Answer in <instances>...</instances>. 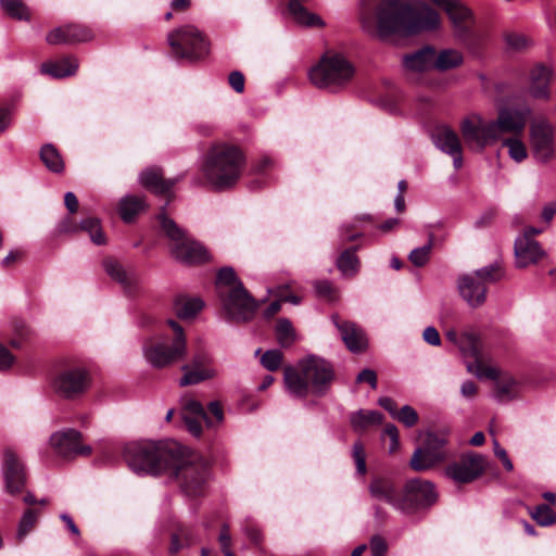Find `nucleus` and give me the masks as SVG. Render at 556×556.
<instances>
[{
    "label": "nucleus",
    "mask_w": 556,
    "mask_h": 556,
    "mask_svg": "<svg viewBox=\"0 0 556 556\" xmlns=\"http://www.w3.org/2000/svg\"><path fill=\"white\" fill-rule=\"evenodd\" d=\"M204 306V302L199 298L179 296L175 300L174 309L181 319L193 318Z\"/></svg>",
    "instance_id": "nucleus-37"
},
{
    "label": "nucleus",
    "mask_w": 556,
    "mask_h": 556,
    "mask_svg": "<svg viewBox=\"0 0 556 556\" xmlns=\"http://www.w3.org/2000/svg\"><path fill=\"white\" fill-rule=\"evenodd\" d=\"M140 184L157 194H167L174 185L176 179L165 180L159 168L151 167L143 170L139 176Z\"/></svg>",
    "instance_id": "nucleus-27"
},
{
    "label": "nucleus",
    "mask_w": 556,
    "mask_h": 556,
    "mask_svg": "<svg viewBox=\"0 0 556 556\" xmlns=\"http://www.w3.org/2000/svg\"><path fill=\"white\" fill-rule=\"evenodd\" d=\"M46 40L49 45L68 43L67 25L56 27L47 34Z\"/></svg>",
    "instance_id": "nucleus-55"
},
{
    "label": "nucleus",
    "mask_w": 556,
    "mask_h": 556,
    "mask_svg": "<svg viewBox=\"0 0 556 556\" xmlns=\"http://www.w3.org/2000/svg\"><path fill=\"white\" fill-rule=\"evenodd\" d=\"M434 60V49L431 47L422 48L413 54L403 58L404 66L414 72H422L432 68Z\"/></svg>",
    "instance_id": "nucleus-32"
},
{
    "label": "nucleus",
    "mask_w": 556,
    "mask_h": 556,
    "mask_svg": "<svg viewBox=\"0 0 556 556\" xmlns=\"http://www.w3.org/2000/svg\"><path fill=\"white\" fill-rule=\"evenodd\" d=\"M503 276H504V273L498 263H494L489 266H484L475 271V277L479 281H482L483 285L485 282H495V281L500 280Z\"/></svg>",
    "instance_id": "nucleus-49"
},
{
    "label": "nucleus",
    "mask_w": 556,
    "mask_h": 556,
    "mask_svg": "<svg viewBox=\"0 0 556 556\" xmlns=\"http://www.w3.org/2000/svg\"><path fill=\"white\" fill-rule=\"evenodd\" d=\"M40 160L45 166L52 173L60 174L64 170V161L59 150L51 143H47L40 149Z\"/></svg>",
    "instance_id": "nucleus-40"
},
{
    "label": "nucleus",
    "mask_w": 556,
    "mask_h": 556,
    "mask_svg": "<svg viewBox=\"0 0 556 556\" xmlns=\"http://www.w3.org/2000/svg\"><path fill=\"white\" fill-rule=\"evenodd\" d=\"M370 552L372 556H384L387 543L380 535H374L370 540Z\"/></svg>",
    "instance_id": "nucleus-60"
},
{
    "label": "nucleus",
    "mask_w": 556,
    "mask_h": 556,
    "mask_svg": "<svg viewBox=\"0 0 556 556\" xmlns=\"http://www.w3.org/2000/svg\"><path fill=\"white\" fill-rule=\"evenodd\" d=\"M78 229L88 232L94 244L101 245L105 243V237L102 232L100 220L98 218H86L81 220L79 227L73 225L71 219L63 220L59 226V230L61 232H74Z\"/></svg>",
    "instance_id": "nucleus-28"
},
{
    "label": "nucleus",
    "mask_w": 556,
    "mask_h": 556,
    "mask_svg": "<svg viewBox=\"0 0 556 556\" xmlns=\"http://www.w3.org/2000/svg\"><path fill=\"white\" fill-rule=\"evenodd\" d=\"M144 207L143 199L135 195H126L119 201V214L124 222L129 223Z\"/></svg>",
    "instance_id": "nucleus-42"
},
{
    "label": "nucleus",
    "mask_w": 556,
    "mask_h": 556,
    "mask_svg": "<svg viewBox=\"0 0 556 556\" xmlns=\"http://www.w3.org/2000/svg\"><path fill=\"white\" fill-rule=\"evenodd\" d=\"M458 290L464 301L471 307H478L485 301V285L472 275H465L459 278Z\"/></svg>",
    "instance_id": "nucleus-25"
},
{
    "label": "nucleus",
    "mask_w": 556,
    "mask_h": 556,
    "mask_svg": "<svg viewBox=\"0 0 556 556\" xmlns=\"http://www.w3.org/2000/svg\"><path fill=\"white\" fill-rule=\"evenodd\" d=\"M106 274L116 280L126 291L130 292L137 285L135 274L127 273L124 267L115 260L106 258L103 262Z\"/></svg>",
    "instance_id": "nucleus-33"
},
{
    "label": "nucleus",
    "mask_w": 556,
    "mask_h": 556,
    "mask_svg": "<svg viewBox=\"0 0 556 556\" xmlns=\"http://www.w3.org/2000/svg\"><path fill=\"white\" fill-rule=\"evenodd\" d=\"M167 42L175 56L199 60L208 54L210 46L204 35L194 26L186 25L170 31L167 35Z\"/></svg>",
    "instance_id": "nucleus-9"
},
{
    "label": "nucleus",
    "mask_w": 556,
    "mask_h": 556,
    "mask_svg": "<svg viewBox=\"0 0 556 556\" xmlns=\"http://www.w3.org/2000/svg\"><path fill=\"white\" fill-rule=\"evenodd\" d=\"M304 3L300 2V0L289 1L288 11L293 21L303 26H321L324 24L321 18L305 9Z\"/></svg>",
    "instance_id": "nucleus-35"
},
{
    "label": "nucleus",
    "mask_w": 556,
    "mask_h": 556,
    "mask_svg": "<svg viewBox=\"0 0 556 556\" xmlns=\"http://www.w3.org/2000/svg\"><path fill=\"white\" fill-rule=\"evenodd\" d=\"M459 35L467 34L475 25L473 14L460 0H447L442 7Z\"/></svg>",
    "instance_id": "nucleus-23"
},
{
    "label": "nucleus",
    "mask_w": 556,
    "mask_h": 556,
    "mask_svg": "<svg viewBox=\"0 0 556 556\" xmlns=\"http://www.w3.org/2000/svg\"><path fill=\"white\" fill-rule=\"evenodd\" d=\"M520 390V383L513 376L503 374L494 383L493 397L497 402L506 403L517 399Z\"/></svg>",
    "instance_id": "nucleus-29"
},
{
    "label": "nucleus",
    "mask_w": 556,
    "mask_h": 556,
    "mask_svg": "<svg viewBox=\"0 0 556 556\" xmlns=\"http://www.w3.org/2000/svg\"><path fill=\"white\" fill-rule=\"evenodd\" d=\"M422 339L426 343L432 345V346H439L441 345V338L439 331L432 327L429 326L425 328L422 332Z\"/></svg>",
    "instance_id": "nucleus-62"
},
{
    "label": "nucleus",
    "mask_w": 556,
    "mask_h": 556,
    "mask_svg": "<svg viewBox=\"0 0 556 556\" xmlns=\"http://www.w3.org/2000/svg\"><path fill=\"white\" fill-rule=\"evenodd\" d=\"M2 477L5 491L15 495L24 489L26 484V469L16 452L11 448H4L1 464Z\"/></svg>",
    "instance_id": "nucleus-18"
},
{
    "label": "nucleus",
    "mask_w": 556,
    "mask_h": 556,
    "mask_svg": "<svg viewBox=\"0 0 556 556\" xmlns=\"http://www.w3.org/2000/svg\"><path fill=\"white\" fill-rule=\"evenodd\" d=\"M339 270L344 276H354L358 271L359 261L355 254V249H348L341 253L337 261Z\"/></svg>",
    "instance_id": "nucleus-46"
},
{
    "label": "nucleus",
    "mask_w": 556,
    "mask_h": 556,
    "mask_svg": "<svg viewBox=\"0 0 556 556\" xmlns=\"http://www.w3.org/2000/svg\"><path fill=\"white\" fill-rule=\"evenodd\" d=\"M370 497L377 503H384L392 508L402 511L403 488L387 476L374 477L368 485Z\"/></svg>",
    "instance_id": "nucleus-20"
},
{
    "label": "nucleus",
    "mask_w": 556,
    "mask_h": 556,
    "mask_svg": "<svg viewBox=\"0 0 556 556\" xmlns=\"http://www.w3.org/2000/svg\"><path fill=\"white\" fill-rule=\"evenodd\" d=\"M432 138L435 147L446 154L455 153L462 149V143L457 134L448 126L438 127L434 130Z\"/></svg>",
    "instance_id": "nucleus-30"
},
{
    "label": "nucleus",
    "mask_w": 556,
    "mask_h": 556,
    "mask_svg": "<svg viewBox=\"0 0 556 556\" xmlns=\"http://www.w3.org/2000/svg\"><path fill=\"white\" fill-rule=\"evenodd\" d=\"M3 11L11 17L16 20H29V10L23 0H0Z\"/></svg>",
    "instance_id": "nucleus-48"
},
{
    "label": "nucleus",
    "mask_w": 556,
    "mask_h": 556,
    "mask_svg": "<svg viewBox=\"0 0 556 556\" xmlns=\"http://www.w3.org/2000/svg\"><path fill=\"white\" fill-rule=\"evenodd\" d=\"M276 337H277L278 343L282 348H289L294 343L296 336H295V331L292 327V324L289 319H287V318L278 319L277 325H276Z\"/></svg>",
    "instance_id": "nucleus-47"
},
{
    "label": "nucleus",
    "mask_w": 556,
    "mask_h": 556,
    "mask_svg": "<svg viewBox=\"0 0 556 556\" xmlns=\"http://www.w3.org/2000/svg\"><path fill=\"white\" fill-rule=\"evenodd\" d=\"M78 62L73 56H65L59 61L46 62L41 65V72L53 78H64L77 72Z\"/></svg>",
    "instance_id": "nucleus-31"
},
{
    "label": "nucleus",
    "mask_w": 556,
    "mask_h": 556,
    "mask_svg": "<svg viewBox=\"0 0 556 556\" xmlns=\"http://www.w3.org/2000/svg\"><path fill=\"white\" fill-rule=\"evenodd\" d=\"M493 450H494L495 456L498 457L502 460L503 466L505 467V469L507 471H513L514 470L513 462L509 459L506 451L500 445L497 440L493 441Z\"/></svg>",
    "instance_id": "nucleus-61"
},
{
    "label": "nucleus",
    "mask_w": 556,
    "mask_h": 556,
    "mask_svg": "<svg viewBox=\"0 0 556 556\" xmlns=\"http://www.w3.org/2000/svg\"><path fill=\"white\" fill-rule=\"evenodd\" d=\"M438 494L434 484L428 480L413 479L403 488L402 513H412L435 503Z\"/></svg>",
    "instance_id": "nucleus-17"
},
{
    "label": "nucleus",
    "mask_w": 556,
    "mask_h": 556,
    "mask_svg": "<svg viewBox=\"0 0 556 556\" xmlns=\"http://www.w3.org/2000/svg\"><path fill=\"white\" fill-rule=\"evenodd\" d=\"M282 362V353L279 350H268L261 357V364L269 371L277 370Z\"/></svg>",
    "instance_id": "nucleus-53"
},
{
    "label": "nucleus",
    "mask_w": 556,
    "mask_h": 556,
    "mask_svg": "<svg viewBox=\"0 0 556 556\" xmlns=\"http://www.w3.org/2000/svg\"><path fill=\"white\" fill-rule=\"evenodd\" d=\"M463 55L453 49L442 50L439 54L434 52L432 68L446 71L459 66L463 63Z\"/></svg>",
    "instance_id": "nucleus-41"
},
{
    "label": "nucleus",
    "mask_w": 556,
    "mask_h": 556,
    "mask_svg": "<svg viewBox=\"0 0 556 556\" xmlns=\"http://www.w3.org/2000/svg\"><path fill=\"white\" fill-rule=\"evenodd\" d=\"M50 444L54 452L64 458L91 454V447L81 443V433L75 429H65L54 432L50 437Z\"/></svg>",
    "instance_id": "nucleus-19"
},
{
    "label": "nucleus",
    "mask_w": 556,
    "mask_h": 556,
    "mask_svg": "<svg viewBox=\"0 0 556 556\" xmlns=\"http://www.w3.org/2000/svg\"><path fill=\"white\" fill-rule=\"evenodd\" d=\"M237 283H242L232 267H223L218 270L216 277V290L217 294L222 295L230 292Z\"/></svg>",
    "instance_id": "nucleus-44"
},
{
    "label": "nucleus",
    "mask_w": 556,
    "mask_h": 556,
    "mask_svg": "<svg viewBox=\"0 0 556 556\" xmlns=\"http://www.w3.org/2000/svg\"><path fill=\"white\" fill-rule=\"evenodd\" d=\"M502 142V147L507 150V154L515 163H522L528 159V149L526 143L521 139V136H513L503 138L500 140Z\"/></svg>",
    "instance_id": "nucleus-39"
},
{
    "label": "nucleus",
    "mask_w": 556,
    "mask_h": 556,
    "mask_svg": "<svg viewBox=\"0 0 556 556\" xmlns=\"http://www.w3.org/2000/svg\"><path fill=\"white\" fill-rule=\"evenodd\" d=\"M475 361L471 364H468L467 369L469 372L473 374L479 379H491L496 382V380L503 375L501 374L500 369L494 366L485 365L481 357H480V351L478 352L477 356H471Z\"/></svg>",
    "instance_id": "nucleus-43"
},
{
    "label": "nucleus",
    "mask_w": 556,
    "mask_h": 556,
    "mask_svg": "<svg viewBox=\"0 0 556 556\" xmlns=\"http://www.w3.org/2000/svg\"><path fill=\"white\" fill-rule=\"evenodd\" d=\"M506 45L516 51L522 50L528 46V39L521 34H507L505 36Z\"/></svg>",
    "instance_id": "nucleus-57"
},
{
    "label": "nucleus",
    "mask_w": 556,
    "mask_h": 556,
    "mask_svg": "<svg viewBox=\"0 0 556 556\" xmlns=\"http://www.w3.org/2000/svg\"><path fill=\"white\" fill-rule=\"evenodd\" d=\"M545 252L541 248L540 243L529 238L528 233L516 239L515 260L517 267L525 268L529 265L535 264L543 258Z\"/></svg>",
    "instance_id": "nucleus-22"
},
{
    "label": "nucleus",
    "mask_w": 556,
    "mask_h": 556,
    "mask_svg": "<svg viewBox=\"0 0 556 556\" xmlns=\"http://www.w3.org/2000/svg\"><path fill=\"white\" fill-rule=\"evenodd\" d=\"M39 515L40 511L33 508H28L24 511L17 525L16 540L18 542H23L27 534L34 529Z\"/></svg>",
    "instance_id": "nucleus-45"
},
{
    "label": "nucleus",
    "mask_w": 556,
    "mask_h": 556,
    "mask_svg": "<svg viewBox=\"0 0 556 556\" xmlns=\"http://www.w3.org/2000/svg\"><path fill=\"white\" fill-rule=\"evenodd\" d=\"M556 128L545 118L532 122L529 129L532 155L536 162L546 164L555 157Z\"/></svg>",
    "instance_id": "nucleus-11"
},
{
    "label": "nucleus",
    "mask_w": 556,
    "mask_h": 556,
    "mask_svg": "<svg viewBox=\"0 0 556 556\" xmlns=\"http://www.w3.org/2000/svg\"><path fill=\"white\" fill-rule=\"evenodd\" d=\"M91 382L89 371L80 366L60 370L52 379L53 391L63 399L73 400L84 394Z\"/></svg>",
    "instance_id": "nucleus-12"
},
{
    "label": "nucleus",
    "mask_w": 556,
    "mask_h": 556,
    "mask_svg": "<svg viewBox=\"0 0 556 556\" xmlns=\"http://www.w3.org/2000/svg\"><path fill=\"white\" fill-rule=\"evenodd\" d=\"M486 469L484 455L468 452L445 468V475L456 483H470L480 478Z\"/></svg>",
    "instance_id": "nucleus-15"
},
{
    "label": "nucleus",
    "mask_w": 556,
    "mask_h": 556,
    "mask_svg": "<svg viewBox=\"0 0 556 556\" xmlns=\"http://www.w3.org/2000/svg\"><path fill=\"white\" fill-rule=\"evenodd\" d=\"M362 23L367 31H376L380 39H386L392 34L409 36L434 30L440 26L441 18L435 10L421 1L406 3L402 0H384L377 10V27L364 15Z\"/></svg>",
    "instance_id": "nucleus-1"
},
{
    "label": "nucleus",
    "mask_w": 556,
    "mask_h": 556,
    "mask_svg": "<svg viewBox=\"0 0 556 556\" xmlns=\"http://www.w3.org/2000/svg\"><path fill=\"white\" fill-rule=\"evenodd\" d=\"M394 418L407 428H412L418 422V414L410 405H404L397 410V416Z\"/></svg>",
    "instance_id": "nucleus-54"
},
{
    "label": "nucleus",
    "mask_w": 556,
    "mask_h": 556,
    "mask_svg": "<svg viewBox=\"0 0 556 556\" xmlns=\"http://www.w3.org/2000/svg\"><path fill=\"white\" fill-rule=\"evenodd\" d=\"M218 542L225 556H235L231 549V535L227 525H224L218 535Z\"/></svg>",
    "instance_id": "nucleus-56"
},
{
    "label": "nucleus",
    "mask_w": 556,
    "mask_h": 556,
    "mask_svg": "<svg viewBox=\"0 0 556 556\" xmlns=\"http://www.w3.org/2000/svg\"><path fill=\"white\" fill-rule=\"evenodd\" d=\"M169 327L174 332V338L168 344L167 339L149 338L143 342L142 353L144 359L153 368H164L182 359L187 353V339L182 327L175 320L169 319Z\"/></svg>",
    "instance_id": "nucleus-7"
},
{
    "label": "nucleus",
    "mask_w": 556,
    "mask_h": 556,
    "mask_svg": "<svg viewBox=\"0 0 556 556\" xmlns=\"http://www.w3.org/2000/svg\"><path fill=\"white\" fill-rule=\"evenodd\" d=\"M446 439L435 433H428L422 446L417 447L410 458V467L415 471H426L444 462Z\"/></svg>",
    "instance_id": "nucleus-13"
},
{
    "label": "nucleus",
    "mask_w": 556,
    "mask_h": 556,
    "mask_svg": "<svg viewBox=\"0 0 556 556\" xmlns=\"http://www.w3.org/2000/svg\"><path fill=\"white\" fill-rule=\"evenodd\" d=\"M531 517L543 527L555 523L556 516L549 506L541 504L530 511Z\"/></svg>",
    "instance_id": "nucleus-51"
},
{
    "label": "nucleus",
    "mask_w": 556,
    "mask_h": 556,
    "mask_svg": "<svg viewBox=\"0 0 556 556\" xmlns=\"http://www.w3.org/2000/svg\"><path fill=\"white\" fill-rule=\"evenodd\" d=\"M189 544L190 542L185 533H176L172 536L169 551L175 554Z\"/></svg>",
    "instance_id": "nucleus-63"
},
{
    "label": "nucleus",
    "mask_w": 556,
    "mask_h": 556,
    "mask_svg": "<svg viewBox=\"0 0 556 556\" xmlns=\"http://www.w3.org/2000/svg\"><path fill=\"white\" fill-rule=\"evenodd\" d=\"M460 131L466 143L479 150L496 143L492 121H485L478 113H471L460 122Z\"/></svg>",
    "instance_id": "nucleus-16"
},
{
    "label": "nucleus",
    "mask_w": 556,
    "mask_h": 556,
    "mask_svg": "<svg viewBox=\"0 0 556 556\" xmlns=\"http://www.w3.org/2000/svg\"><path fill=\"white\" fill-rule=\"evenodd\" d=\"M553 71L542 64L535 65L530 72L529 94L534 99L547 100L549 98V83Z\"/></svg>",
    "instance_id": "nucleus-26"
},
{
    "label": "nucleus",
    "mask_w": 556,
    "mask_h": 556,
    "mask_svg": "<svg viewBox=\"0 0 556 556\" xmlns=\"http://www.w3.org/2000/svg\"><path fill=\"white\" fill-rule=\"evenodd\" d=\"M218 298L227 318L236 323L251 320L258 306L243 283H237L230 292L218 295Z\"/></svg>",
    "instance_id": "nucleus-10"
},
{
    "label": "nucleus",
    "mask_w": 556,
    "mask_h": 556,
    "mask_svg": "<svg viewBox=\"0 0 556 556\" xmlns=\"http://www.w3.org/2000/svg\"><path fill=\"white\" fill-rule=\"evenodd\" d=\"M352 428L359 432L372 425H380L383 421V415L378 410L359 409L351 415Z\"/></svg>",
    "instance_id": "nucleus-38"
},
{
    "label": "nucleus",
    "mask_w": 556,
    "mask_h": 556,
    "mask_svg": "<svg viewBox=\"0 0 556 556\" xmlns=\"http://www.w3.org/2000/svg\"><path fill=\"white\" fill-rule=\"evenodd\" d=\"M244 163L241 151L227 144L213 147L203 165L207 181L218 190L233 186L239 179Z\"/></svg>",
    "instance_id": "nucleus-4"
},
{
    "label": "nucleus",
    "mask_w": 556,
    "mask_h": 556,
    "mask_svg": "<svg viewBox=\"0 0 556 556\" xmlns=\"http://www.w3.org/2000/svg\"><path fill=\"white\" fill-rule=\"evenodd\" d=\"M189 366L195 368L213 367V359L207 353L199 352L193 355Z\"/></svg>",
    "instance_id": "nucleus-59"
},
{
    "label": "nucleus",
    "mask_w": 556,
    "mask_h": 556,
    "mask_svg": "<svg viewBox=\"0 0 556 556\" xmlns=\"http://www.w3.org/2000/svg\"><path fill=\"white\" fill-rule=\"evenodd\" d=\"M334 379V369L330 362L318 355L309 354L294 366L285 368L286 391L295 399H305L309 394L324 396Z\"/></svg>",
    "instance_id": "nucleus-2"
},
{
    "label": "nucleus",
    "mask_w": 556,
    "mask_h": 556,
    "mask_svg": "<svg viewBox=\"0 0 556 556\" xmlns=\"http://www.w3.org/2000/svg\"><path fill=\"white\" fill-rule=\"evenodd\" d=\"M355 66L342 53L327 51L308 71L309 81L318 89L338 92L354 78Z\"/></svg>",
    "instance_id": "nucleus-5"
},
{
    "label": "nucleus",
    "mask_w": 556,
    "mask_h": 556,
    "mask_svg": "<svg viewBox=\"0 0 556 556\" xmlns=\"http://www.w3.org/2000/svg\"><path fill=\"white\" fill-rule=\"evenodd\" d=\"M331 319L340 331L343 342L351 352L359 353L366 349L367 338L362 328L351 321H341L337 315H333Z\"/></svg>",
    "instance_id": "nucleus-24"
},
{
    "label": "nucleus",
    "mask_w": 556,
    "mask_h": 556,
    "mask_svg": "<svg viewBox=\"0 0 556 556\" xmlns=\"http://www.w3.org/2000/svg\"><path fill=\"white\" fill-rule=\"evenodd\" d=\"M180 443L174 440L139 441L125 444L123 455L129 468L137 473L160 475L177 462Z\"/></svg>",
    "instance_id": "nucleus-3"
},
{
    "label": "nucleus",
    "mask_w": 556,
    "mask_h": 556,
    "mask_svg": "<svg viewBox=\"0 0 556 556\" xmlns=\"http://www.w3.org/2000/svg\"><path fill=\"white\" fill-rule=\"evenodd\" d=\"M531 113L532 111L528 105L500 109L496 118L492 121L496 142L505 138V135L509 137L522 136Z\"/></svg>",
    "instance_id": "nucleus-14"
},
{
    "label": "nucleus",
    "mask_w": 556,
    "mask_h": 556,
    "mask_svg": "<svg viewBox=\"0 0 556 556\" xmlns=\"http://www.w3.org/2000/svg\"><path fill=\"white\" fill-rule=\"evenodd\" d=\"M432 240L433 235H430V239L427 244L416 248L409 253L408 260L413 265L416 267H422L428 263L432 250Z\"/></svg>",
    "instance_id": "nucleus-50"
},
{
    "label": "nucleus",
    "mask_w": 556,
    "mask_h": 556,
    "mask_svg": "<svg viewBox=\"0 0 556 556\" xmlns=\"http://www.w3.org/2000/svg\"><path fill=\"white\" fill-rule=\"evenodd\" d=\"M181 419L188 431L197 438L202 433V421H205L207 427H214V421L207 417L202 404L192 399L185 402Z\"/></svg>",
    "instance_id": "nucleus-21"
},
{
    "label": "nucleus",
    "mask_w": 556,
    "mask_h": 556,
    "mask_svg": "<svg viewBox=\"0 0 556 556\" xmlns=\"http://www.w3.org/2000/svg\"><path fill=\"white\" fill-rule=\"evenodd\" d=\"M176 460L170 462L168 470L173 471L181 491L190 497L202 495L208 478L206 459L180 444L179 457Z\"/></svg>",
    "instance_id": "nucleus-6"
},
{
    "label": "nucleus",
    "mask_w": 556,
    "mask_h": 556,
    "mask_svg": "<svg viewBox=\"0 0 556 556\" xmlns=\"http://www.w3.org/2000/svg\"><path fill=\"white\" fill-rule=\"evenodd\" d=\"M68 43L86 42L92 39L91 30L80 25H67Z\"/></svg>",
    "instance_id": "nucleus-52"
},
{
    "label": "nucleus",
    "mask_w": 556,
    "mask_h": 556,
    "mask_svg": "<svg viewBox=\"0 0 556 556\" xmlns=\"http://www.w3.org/2000/svg\"><path fill=\"white\" fill-rule=\"evenodd\" d=\"M229 84L230 86L232 87V89L238 92V93H241L243 92L244 90V76L242 73L240 72H231L230 75H229Z\"/></svg>",
    "instance_id": "nucleus-64"
},
{
    "label": "nucleus",
    "mask_w": 556,
    "mask_h": 556,
    "mask_svg": "<svg viewBox=\"0 0 556 556\" xmlns=\"http://www.w3.org/2000/svg\"><path fill=\"white\" fill-rule=\"evenodd\" d=\"M14 362V355L8 348L0 343V371L9 370L13 366Z\"/></svg>",
    "instance_id": "nucleus-58"
},
{
    "label": "nucleus",
    "mask_w": 556,
    "mask_h": 556,
    "mask_svg": "<svg viewBox=\"0 0 556 556\" xmlns=\"http://www.w3.org/2000/svg\"><path fill=\"white\" fill-rule=\"evenodd\" d=\"M162 229L173 241L172 254L180 263L186 265H198L210 260V253L203 244L187 237L186 232L176 223L160 215Z\"/></svg>",
    "instance_id": "nucleus-8"
},
{
    "label": "nucleus",
    "mask_w": 556,
    "mask_h": 556,
    "mask_svg": "<svg viewBox=\"0 0 556 556\" xmlns=\"http://www.w3.org/2000/svg\"><path fill=\"white\" fill-rule=\"evenodd\" d=\"M446 338L456 344L465 356H477L480 343L473 332H465L459 336L455 330H448Z\"/></svg>",
    "instance_id": "nucleus-34"
},
{
    "label": "nucleus",
    "mask_w": 556,
    "mask_h": 556,
    "mask_svg": "<svg viewBox=\"0 0 556 556\" xmlns=\"http://www.w3.org/2000/svg\"><path fill=\"white\" fill-rule=\"evenodd\" d=\"M181 370L184 371V376L179 380L180 387L198 384L217 376V370L214 367L195 368L189 365H184Z\"/></svg>",
    "instance_id": "nucleus-36"
}]
</instances>
